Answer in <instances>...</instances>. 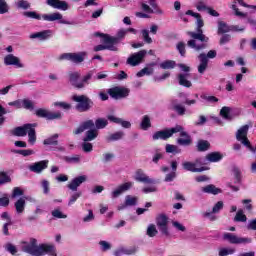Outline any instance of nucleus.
<instances>
[{
  "label": "nucleus",
  "mask_w": 256,
  "mask_h": 256,
  "mask_svg": "<svg viewBox=\"0 0 256 256\" xmlns=\"http://www.w3.org/2000/svg\"><path fill=\"white\" fill-rule=\"evenodd\" d=\"M186 15H190V17H194L197 19L196 21V32H188L189 37L191 40L187 42V46L190 49H194V51H203V49L207 48V42L209 41V37L203 34L202 27L205 25L203 19L201 18V14L197 12H193V10L186 11Z\"/></svg>",
  "instance_id": "obj_1"
},
{
  "label": "nucleus",
  "mask_w": 256,
  "mask_h": 256,
  "mask_svg": "<svg viewBox=\"0 0 256 256\" xmlns=\"http://www.w3.org/2000/svg\"><path fill=\"white\" fill-rule=\"evenodd\" d=\"M175 133H180V137L177 139L178 145H182L187 147V145H191V136L185 131V128L181 125H176L173 128L157 131L153 134V141H158V139H162L163 141H167L170 137H173Z\"/></svg>",
  "instance_id": "obj_2"
},
{
  "label": "nucleus",
  "mask_w": 256,
  "mask_h": 256,
  "mask_svg": "<svg viewBox=\"0 0 256 256\" xmlns=\"http://www.w3.org/2000/svg\"><path fill=\"white\" fill-rule=\"evenodd\" d=\"M23 251L33 256H57V249L53 244H41L37 245V239L32 238L30 243L23 246Z\"/></svg>",
  "instance_id": "obj_3"
},
{
  "label": "nucleus",
  "mask_w": 256,
  "mask_h": 256,
  "mask_svg": "<svg viewBox=\"0 0 256 256\" xmlns=\"http://www.w3.org/2000/svg\"><path fill=\"white\" fill-rule=\"evenodd\" d=\"M23 15H24V17H27L28 19H36V21H41V19H43V21H49V22L58 21L61 25H72L71 22H69L63 18V14H61L60 12H54L51 14H43L41 16V14H39L35 11H26L23 13Z\"/></svg>",
  "instance_id": "obj_4"
},
{
  "label": "nucleus",
  "mask_w": 256,
  "mask_h": 256,
  "mask_svg": "<svg viewBox=\"0 0 256 256\" xmlns=\"http://www.w3.org/2000/svg\"><path fill=\"white\" fill-rule=\"evenodd\" d=\"M36 124H24L23 126L16 127L12 130V135L15 137H25L28 135V143L35 145L37 141V133L35 132Z\"/></svg>",
  "instance_id": "obj_5"
},
{
  "label": "nucleus",
  "mask_w": 256,
  "mask_h": 256,
  "mask_svg": "<svg viewBox=\"0 0 256 256\" xmlns=\"http://www.w3.org/2000/svg\"><path fill=\"white\" fill-rule=\"evenodd\" d=\"M96 37H101L102 38V43L103 44H99L97 46L94 47V51L95 52H99V51H119V48L117 46H114L113 43L111 42V40H109V34H103V33H99L97 32L95 34Z\"/></svg>",
  "instance_id": "obj_6"
},
{
  "label": "nucleus",
  "mask_w": 256,
  "mask_h": 256,
  "mask_svg": "<svg viewBox=\"0 0 256 256\" xmlns=\"http://www.w3.org/2000/svg\"><path fill=\"white\" fill-rule=\"evenodd\" d=\"M85 57H87V52H77V53H63L58 57L59 61H70L71 63H75L79 65V63H83L85 61Z\"/></svg>",
  "instance_id": "obj_7"
},
{
  "label": "nucleus",
  "mask_w": 256,
  "mask_h": 256,
  "mask_svg": "<svg viewBox=\"0 0 256 256\" xmlns=\"http://www.w3.org/2000/svg\"><path fill=\"white\" fill-rule=\"evenodd\" d=\"M247 133H249V125H244L240 127L239 130L236 132V139L237 141L242 143L244 147H247L249 151H253V146H251V142L247 138Z\"/></svg>",
  "instance_id": "obj_8"
},
{
  "label": "nucleus",
  "mask_w": 256,
  "mask_h": 256,
  "mask_svg": "<svg viewBox=\"0 0 256 256\" xmlns=\"http://www.w3.org/2000/svg\"><path fill=\"white\" fill-rule=\"evenodd\" d=\"M223 239L232 245H247L251 243L252 239L247 237H238L233 233H224Z\"/></svg>",
  "instance_id": "obj_9"
},
{
  "label": "nucleus",
  "mask_w": 256,
  "mask_h": 256,
  "mask_svg": "<svg viewBox=\"0 0 256 256\" xmlns=\"http://www.w3.org/2000/svg\"><path fill=\"white\" fill-rule=\"evenodd\" d=\"M147 56V50H140L132 55H130L126 61L127 65L131 67H137L140 63H143V59Z\"/></svg>",
  "instance_id": "obj_10"
},
{
  "label": "nucleus",
  "mask_w": 256,
  "mask_h": 256,
  "mask_svg": "<svg viewBox=\"0 0 256 256\" xmlns=\"http://www.w3.org/2000/svg\"><path fill=\"white\" fill-rule=\"evenodd\" d=\"M73 101H76V103H78L76 105V108L78 111H89V103H91V100H89V98H87V96L85 95H74L72 97Z\"/></svg>",
  "instance_id": "obj_11"
},
{
  "label": "nucleus",
  "mask_w": 256,
  "mask_h": 256,
  "mask_svg": "<svg viewBox=\"0 0 256 256\" xmlns=\"http://www.w3.org/2000/svg\"><path fill=\"white\" fill-rule=\"evenodd\" d=\"M150 6L147 3H142L141 9L142 11H144V13H147L148 15H151L153 13L155 15H163V11L161 10V8H159L155 0H150Z\"/></svg>",
  "instance_id": "obj_12"
},
{
  "label": "nucleus",
  "mask_w": 256,
  "mask_h": 256,
  "mask_svg": "<svg viewBox=\"0 0 256 256\" xmlns=\"http://www.w3.org/2000/svg\"><path fill=\"white\" fill-rule=\"evenodd\" d=\"M130 90L128 88L114 87L108 90V94L112 99H125L129 97Z\"/></svg>",
  "instance_id": "obj_13"
},
{
  "label": "nucleus",
  "mask_w": 256,
  "mask_h": 256,
  "mask_svg": "<svg viewBox=\"0 0 256 256\" xmlns=\"http://www.w3.org/2000/svg\"><path fill=\"white\" fill-rule=\"evenodd\" d=\"M36 115L42 119H48V121H53V119H61V112H51L43 108L37 109Z\"/></svg>",
  "instance_id": "obj_14"
},
{
  "label": "nucleus",
  "mask_w": 256,
  "mask_h": 256,
  "mask_svg": "<svg viewBox=\"0 0 256 256\" xmlns=\"http://www.w3.org/2000/svg\"><path fill=\"white\" fill-rule=\"evenodd\" d=\"M156 223L162 235H169V227L167 226V224L169 223V218L165 214H160L157 217Z\"/></svg>",
  "instance_id": "obj_15"
},
{
  "label": "nucleus",
  "mask_w": 256,
  "mask_h": 256,
  "mask_svg": "<svg viewBox=\"0 0 256 256\" xmlns=\"http://www.w3.org/2000/svg\"><path fill=\"white\" fill-rule=\"evenodd\" d=\"M128 33H129V30H127V29H120V30H118L116 36L108 35V39L114 47L119 48V43H121L123 41V39H125V37L127 36Z\"/></svg>",
  "instance_id": "obj_16"
},
{
  "label": "nucleus",
  "mask_w": 256,
  "mask_h": 256,
  "mask_svg": "<svg viewBox=\"0 0 256 256\" xmlns=\"http://www.w3.org/2000/svg\"><path fill=\"white\" fill-rule=\"evenodd\" d=\"M4 64L7 66L13 65L17 69H23V67H25V65L21 63V60L19 59V57L13 54H8L4 57Z\"/></svg>",
  "instance_id": "obj_17"
},
{
  "label": "nucleus",
  "mask_w": 256,
  "mask_h": 256,
  "mask_svg": "<svg viewBox=\"0 0 256 256\" xmlns=\"http://www.w3.org/2000/svg\"><path fill=\"white\" fill-rule=\"evenodd\" d=\"M86 181H87V175H80L73 178L69 182L67 187L70 189V191H77V189H79V187H81V185H83V183H85Z\"/></svg>",
  "instance_id": "obj_18"
},
{
  "label": "nucleus",
  "mask_w": 256,
  "mask_h": 256,
  "mask_svg": "<svg viewBox=\"0 0 256 256\" xmlns=\"http://www.w3.org/2000/svg\"><path fill=\"white\" fill-rule=\"evenodd\" d=\"M49 167V160H42L36 163L31 164L28 169L32 173H41Z\"/></svg>",
  "instance_id": "obj_19"
},
{
  "label": "nucleus",
  "mask_w": 256,
  "mask_h": 256,
  "mask_svg": "<svg viewBox=\"0 0 256 256\" xmlns=\"http://www.w3.org/2000/svg\"><path fill=\"white\" fill-rule=\"evenodd\" d=\"M53 37V30H44L30 34V39H37L38 41H47Z\"/></svg>",
  "instance_id": "obj_20"
},
{
  "label": "nucleus",
  "mask_w": 256,
  "mask_h": 256,
  "mask_svg": "<svg viewBox=\"0 0 256 256\" xmlns=\"http://www.w3.org/2000/svg\"><path fill=\"white\" fill-rule=\"evenodd\" d=\"M131 187H133V182H126L124 184H121L114 191H112L111 193L112 199H117V197H119L120 195H123L125 191H129Z\"/></svg>",
  "instance_id": "obj_21"
},
{
  "label": "nucleus",
  "mask_w": 256,
  "mask_h": 256,
  "mask_svg": "<svg viewBox=\"0 0 256 256\" xmlns=\"http://www.w3.org/2000/svg\"><path fill=\"white\" fill-rule=\"evenodd\" d=\"M47 5L49 7H53V9H59L60 11H68L69 3L61 0H46Z\"/></svg>",
  "instance_id": "obj_22"
},
{
  "label": "nucleus",
  "mask_w": 256,
  "mask_h": 256,
  "mask_svg": "<svg viewBox=\"0 0 256 256\" xmlns=\"http://www.w3.org/2000/svg\"><path fill=\"white\" fill-rule=\"evenodd\" d=\"M134 179L139 183H147L148 185L155 183V180L149 178V176H147V174H145L141 169L136 171Z\"/></svg>",
  "instance_id": "obj_23"
},
{
  "label": "nucleus",
  "mask_w": 256,
  "mask_h": 256,
  "mask_svg": "<svg viewBox=\"0 0 256 256\" xmlns=\"http://www.w3.org/2000/svg\"><path fill=\"white\" fill-rule=\"evenodd\" d=\"M68 77H69V81H70L71 85H73L77 89H83V83H81V81H79V78L81 77L80 72H75V71L69 72Z\"/></svg>",
  "instance_id": "obj_24"
},
{
  "label": "nucleus",
  "mask_w": 256,
  "mask_h": 256,
  "mask_svg": "<svg viewBox=\"0 0 256 256\" xmlns=\"http://www.w3.org/2000/svg\"><path fill=\"white\" fill-rule=\"evenodd\" d=\"M198 59L200 61V64L198 65V73L203 75V73H205V71H207V67L209 65V59H207L206 53H201L198 56Z\"/></svg>",
  "instance_id": "obj_25"
},
{
  "label": "nucleus",
  "mask_w": 256,
  "mask_h": 256,
  "mask_svg": "<svg viewBox=\"0 0 256 256\" xmlns=\"http://www.w3.org/2000/svg\"><path fill=\"white\" fill-rule=\"evenodd\" d=\"M182 167L185 169V171H191L192 173H201L203 171H207V168L205 167L197 168V164L193 162H184Z\"/></svg>",
  "instance_id": "obj_26"
},
{
  "label": "nucleus",
  "mask_w": 256,
  "mask_h": 256,
  "mask_svg": "<svg viewBox=\"0 0 256 256\" xmlns=\"http://www.w3.org/2000/svg\"><path fill=\"white\" fill-rule=\"evenodd\" d=\"M95 127V122L93 120H88L84 123H82L76 130L75 135H81L84 131H87V129H93Z\"/></svg>",
  "instance_id": "obj_27"
},
{
  "label": "nucleus",
  "mask_w": 256,
  "mask_h": 256,
  "mask_svg": "<svg viewBox=\"0 0 256 256\" xmlns=\"http://www.w3.org/2000/svg\"><path fill=\"white\" fill-rule=\"evenodd\" d=\"M134 205H137V197L127 195L125 197V205L118 207V209L121 211V209H125V207H133Z\"/></svg>",
  "instance_id": "obj_28"
},
{
  "label": "nucleus",
  "mask_w": 256,
  "mask_h": 256,
  "mask_svg": "<svg viewBox=\"0 0 256 256\" xmlns=\"http://www.w3.org/2000/svg\"><path fill=\"white\" fill-rule=\"evenodd\" d=\"M202 191L203 193H208L211 195H219V193H221V189L215 187L213 184L202 187Z\"/></svg>",
  "instance_id": "obj_29"
},
{
  "label": "nucleus",
  "mask_w": 256,
  "mask_h": 256,
  "mask_svg": "<svg viewBox=\"0 0 256 256\" xmlns=\"http://www.w3.org/2000/svg\"><path fill=\"white\" fill-rule=\"evenodd\" d=\"M206 159L210 161V163H217L223 159V155L219 152H212L206 156Z\"/></svg>",
  "instance_id": "obj_30"
},
{
  "label": "nucleus",
  "mask_w": 256,
  "mask_h": 256,
  "mask_svg": "<svg viewBox=\"0 0 256 256\" xmlns=\"http://www.w3.org/2000/svg\"><path fill=\"white\" fill-rule=\"evenodd\" d=\"M14 207L16 209V213H18V215H21V213L25 211V198L18 199L15 202Z\"/></svg>",
  "instance_id": "obj_31"
},
{
  "label": "nucleus",
  "mask_w": 256,
  "mask_h": 256,
  "mask_svg": "<svg viewBox=\"0 0 256 256\" xmlns=\"http://www.w3.org/2000/svg\"><path fill=\"white\" fill-rule=\"evenodd\" d=\"M115 256L135 255V248H121L115 251Z\"/></svg>",
  "instance_id": "obj_32"
},
{
  "label": "nucleus",
  "mask_w": 256,
  "mask_h": 256,
  "mask_svg": "<svg viewBox=\"0 0 256 256\" xmlns=\"http://www.w3.org/2000/svg\"><path fill=\"white\" fill-rule=\"evenodd\" d=\"M187 77H189V73L186 74H179L178 75V81L179 85H182L183 87H191V81L187 80Z\"/></svg>",
  "instance_id": "obj_33"
},
{
  "label": "nucleus",
  "mask_w": 256,
  "mask_h": 256,
  "mask_svg": "<svg viewBox=\"0 0 256 256\" xmlns=\"http://www.w3.org/2000/svg\"><path fill=\"white\" fill-rule=\"evenodd\" d=\"M229 31H231V26L227 25V23L223 21L218 22V35L229 33Z\"/></svg>",
  "instance_id": "obj_34"
},
{
  "label": "nucleus",
  "mask_w": 256,
  "mask_h": 256,
  "mask_svg": "<svg viewBox=\"0 0 256 256\" xmlns=\"http://www.w3.org/2000/svg\"><path fill=\"white\" fill-rule=\"evenodd\" d=\"M220 115L221 117H223V119H226V121H231V119H233V117L231 116V108L227 106L222 107V109L220 110Z\"/></svg>",
  "instance_id": "obj_35"
},
{
  "label": "nucleus",
  "mask_w": 256,
  "mask_h": 256,
  "mask_svg": "<svg viewBox=\"0 0 256 256\" xmlns=\"http://www.w3.org/2000/svg\"><path fill=\"white\" fill-rule=\"evenodd\" d=\"M124 135L125 133H123V131H118L108 136L106 140L108 141V143H111V141H119V139H123Z\"/></svg>",
  "instance_id": "obj_36"
},
{
  "label": "nucleus",
  "mask_w": 256,
  "mask_h": 256,
  "mask_svg": "<svg viewBox=\"0 0 256 256\" xmlns=\"http://www.w3.org/2000/svg\"><path fill=\"white\" fill-rule=\"evenodd\" d=\"M140 127L143 131H147L151 127V118L148 115L143 116Z\"/></svg>",
  "instance_id": "obj_37"
},
{
  "label": "nucleus",
  "mask_w": 256,
  "mask_h": 256,
  "mask_svg": "<svg viewBox=\"0 0 256 256\" xmlns=\"http://www.w3.org/2000/svg\"><path fill=\"white\" fill-rule=\"evenodd\" d=\"M97 130L91 129L86 132V136L84 137L83 141H93L97 139Z\"/></svg>",
  "instance_id": "obj_38"
},
{
  "label": "nucleus",
  "mask_w": 256,
  "mask_h": 256,
  "mask_svg": "<svg viewBox=\"0 0 256 256\" xmlns=\"http://www.w3.org/2000/svg\"><path fill=\"white\" fill-rule=\"evenodd\" d=\"M194 7H196L197 11H207L209 6H207V2L205 0H198Z\"/></svg>",
  "instance_id": "obj_39"
},
{
  "label": "nucleus",
  "mask_w": 256,
  "mask_h": 256,
  "mask_svg": "<svg viewBox=\"0 0 256 256\" xmlns=\"http://www.w3.org/2000/svg\"><path fill=\"white\" fill-rule=\"evenodd\" d=\"M211 147V144L207 140H200L198 141L197 148L198 151H208V149Z\"/></svg>",
  "instance_id": "obj_40"
},
{
  "label": "nucleus",
  "mask_w": 256,
  "mask_h": 256,
  "mask_svg": "<svg viewBox=\"0 0 256 256\" xmlns=\"http://www.w3.org/2000/svg\"><path fill=\"white\" fill-rule=\"evenodd\" d=\"M109 125V121L105 118H98L95 121V127L96 129H105V127Z\"/></svg>",
  "instance_id": "obj_41"
},
{
  "label": "nucleus",
  "mask_w": 256,
  "mask_h": 256,
  "mask_svg": "<svg viewBox=\"0 0 256 256\" xmlns=\"http://www.w3.org/2000/svg\"><path fill=\"white\" fill-rule=\"evenodd\" d=\"M234 221L238 223H245L247 221V216L243 213V210L237 211Z\"/></svg>",
  "instance_id": "obj_42"
},
{
  "label": "nucleus",
  "mask_w": 256,
  "mask_h": 256,
  "mask_svg": "<svg viewBox=\"0 0 256 256\" xmlns=\"http://www.w3.org/2000/svg\"><path fill=\"white\" fill-rule=\"evenodd\" d=\"M175 61L173 60H166L162 63H160L161 69H175Z\"/></svg>",
  "instance_id": "obj_43"
},
{
  "label": "nucleus",
  "mask_w": 256,
  "mask_h": 256,
  "mask_svg": "<svg viewBox=\"0 0 256 256\" xmlns=\"http://www.w3.org/2000/svg\"><path fill=\"white\" fill-rule=\"evenodd\" d=\"M57 139H59L58 134H54L53 136L46 138L43 142L44 145H57Z\"/></svg>",
  "instance_id": "obj_44"
},
{
  "label": "nucleus",
  "mask_w": 256,
  "mask_h": 256,
  "mask_svg": "<svg viewBox=\"0 0 256 256\" xmlns=\"http://www.w3.org/2000/svg\"><path fill=\"white\" fill-rule=\"evenodd\" d=\"M233 253H235V248L227 247L219 249V256L233 255Z\"/></svg>",
  "instance_id": "obj_45"
},
{
  "label": "nucleus",
  "mask_w": 256,
  "mask_h": 256,
  "mask_svg": "<svg viewBox=\"0 0 256 256\" xmlns=\"http://www.w3.org/2000/svg\"><path fill=\"white\" fill-rule=\"evenodd\" d=\"M141 34L144 43H147L148 45H151V43H153V39L149 37V30L143 29L141 31Z\"/></svg>",
  "instance_id": "obj_46"
},
{
  "label": "nucleus",
  "mask_w": 256,
  "mask_h": 256,
  "mask_svg": "<svg viewBox=\"0 0 256 256\" xmlns=\"http://www.w3.org/2000/svg\"><path fill=\"white\" fill-rule=\"evenodd\" d=\"M153 74V68L145 67L139 72H137V77H145V75H152Z\"/></svg>",
  "instance_id": "obj_47"
},
{
  "label": "nucleus",
  "mask_w": 256,
  "mask_h": 256,
  "mask_svg": "<svg viewBox=\"0 0 256 256\" xmlns=\"http://www.w3.org/2000/svg\"><path fill=\"white\" fill-rule=\"evenodd\" d=\"M166 153H181V149L178 146L167 144L166 145Z\"/></svg>",
  "instance_id": "obj_48"
},
{
  "label": "nucleus",
  "mask_w": 256,
  "mask_h": 256,
  "mask_svg": "<svg viewBox=\"0 0 256 256\" xmlns=\"http://www.w3.org/2000/svg\"><path fill=\"white\" fill-rule=\"evenodd\" d=\"M93 71L88 72L80 81V83H82L83 87H85V85H89V81H91V79H93Z\"/></svg>",
  "instance_id": "obj_49"
},
{
  "label": "nucleus",
  "mask_w": 256,
  "mask_h": 256,
  "mask_svg": "<svg viewBox=\"0 0 256 256\" xmlns=\"http://www.w3.org/2000/svg\"><path fill=\"white\" fill-rule=\"evenodd\" d=\"M5 183H11V177L5 172H0V185H5Z\"/></svg>",
  "instance_id": "obj_50"
},
{
  "label": "nucleus",
  "mask_w": 256,
  "mask_h": 256,
  "mask_svg": "<svg viewBox=\"0 0 256 256\" xmlns=\"http://www.w3.org/2000/svg\"><path fill=\"white\" fill-rule=\"evenodd\" d=\"M200 97L204 101H207V103H217L219 101V98H217L215 96H209L207 94H202Z\"/></svg>",
  "instance_id": "obj_51"
},
{
  "label": "nucleus",
  "mask_w": 256,
  "mask_h": 256,
  "mask_svg": "<svg viewBox=\"0 0 256 256\" xmlns=\"http://www.w3.org/2000/svg\"><path fill=\"white\" fill-rule=\"evenodd\" d=\"M158 231H157V227H155V225L150 224L147 228V235L148 237H155V235H157Z\"/></svg>",
  "instance_id": "obj_52"
},
{
  "label": "nucleus",
  "mask_w": 256,
  "mask_h": 256,
  "mask_svg": "<svg viewBox=\"0 0 256 256\" xmlns=\"http://www.w3.org/2000/svg\"><path fill=\"white\" fill-rule=\"evenodd\" d=\"M81 197V192H75L70 196V199L68 201V206L71 207V205H74V203Z\"/></svg>",
  "instance_id": "obj_53"
},
{
  "label": "nucleus",
  "mask_w": 256,
  "mask_h": 256,
  "mask_svg": "<svg viewBox=\"0 0 256 256\" xmlns=\"http://www.w3.org/2000/svg\"><path fill=\"white\" fill-rule=\"evenodd\" d=\"M16 7H18V9H30L31 4L25 0H19L16 3Z\"/></svg>",
  "instance_id": "obj_54"
},
{
  "label": "nucleus",
  "mask_w": 256,
  "mask_h": 256,
  "mask_svg": "<svg viewBox=\"0 0 256 256\" xmlns=\"http://www.w3.org/2000/svg\"><path fill=\"white\" fill-rule=\"evenodd\" d=\"M15 153H18V155H22L23 157H29L30 155H35V151L31 149L27 150H17Z\"/></svg>",
  "instance_id": "obj_55"
},
{
  "label": "nucleus",
  "mask_w": 256,
  "mask_h": 256,
  "mask_svg": "<svg viewBox=\"0 0 256 256\" xmlns=\"http://www.w3.org/2000/svg\"><path fill=\"white\" fill-rule=\"evenodd\" d=\"M177 51L180 53L181 57H185V43L184 42H178L176 45Z\"/></svg>",
  "instance_id": "obj_56"
},
{
  "label": "nucleus",
  "mask_w": 256,
  "mask_h": 256,
  "mask_svg": "<svg viewBox=\"0 0 256 256\" xmlns=\"http://www.w3.org/2000/svg\"><path fill=\"white\" fill-rule=\"evenodd\" d=\"M5 249H6V251H8V253H11V255L17 254V247H15V245H13L11 243H7L5 245Z\"/></svg>",
  "instance_id": "obj_57"
},
{
  "label": "nucleus",
  "mask_w": 256,
  "mask_h": 256,
  "mask_svg": "<svg viewBox=\"0 0 256 256\" xmlns=\"http://www.w3.org/2000/svg\"><path fill=\"white\" fill-rule=\"evenodd\" d=\"M82 149L85 153H91V151H93V144L84 141V143H82Z\"/></svg>",
  "instance_id": "obj_58"
},
{
  "label": "nucleus",
  "mask_w": 256,
  "mask_h": 256,
  "mask_svg": "<svg viewBox=\"0 0 256 256\" xmlns=\"http://www.w3.org/2000/svg\"><path fill=\"white\" fill-rule=\"evenodd\" d=\"M95 220V215L93 214V210H88V215L83 218L84 223H91V221Z\"/></svg>",
  "instance_id": "obj_59"
},
{
  "label": "nucleus",
  "mask_w": 256,
  "mask_h": 256,
  "mask_svg": "<svg viewBox=\"0 0 256 256\" xmlns=\"http://www.w3.org/2000/svg\"><path fill=\"white\" fill-rule=\"evenodd\" d=\"M234 183H241V171L239 169H233Z\"/></svg>",
  "instance_id": "obj_60"
},
{
  "label": "nucleus",
  "mask_w": 256,
  "mask_h": 256,
  "mask_svg": "<svg viewBox=\"0 0 256 256\" xmlns=\"http://www.w3.org/2000/svg\"><path fill=\"white\" fill-rule=\"evenodd\" d=\"M231 9L234 11L236 17H247V13H243V12L239 11V8H237L236 4H233L231 6Z\"/></svg>",
  "instance_id": "obj_61"
},
{
  "label": "nucleus",
  "mask_w": 256,
  "mask_h": 256,
  "mask_svg": "<svg viewBox=\"0 0 256 256\" xmlns=\"http://www.w3.org/2000/svg\"><path fill=\"white\" fill-rule=\"evenodd\" d=\"M99 245L102 251H109V249H111V244L105 240L100 241Z\"/></svg>",
  "instance_id": "obj_62"
},
{
  "label": "nucleus",
  "mask_w": 256,
  "mask_h": 256,
  "mask_svg": "<svg viewBox=\"0 0 256 256\" xmlns=\"http://www.w3.org/2000/svg\"><path fill=\"white\" fill-rule=\"evenodd\" d=\"M22 107H24V109H33V101L29 99L22 100Z\"/></svg>",
  "instance_id": "obj_63"
},
{
  "label": "nucleus",
  "mask_w": 256,
  "mask_h": 256,
  "mask_svg": "<svg viewBox=\"0 0 256 256\" xmlns=\"http://www.w3.org/2000/svg\"><path fill=\"white\" fill-rule=\"evenodd\" d=\"M221 209H223V201L217 202V203L214 205L212 211H213V213H219V211H221Z\"/></svg>",
  "instance_id": "obj_64"
}]
</instances>
